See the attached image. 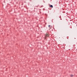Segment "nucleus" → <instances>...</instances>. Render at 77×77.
<instances>
[{"label":"nucleus","instance_id":"obj_1","mask_svg":"<svg viewBox=\"0 0 77 77\" xmlns=\"http://www.w3.org/2000/svg\"><path fill=\"white\" fill-rule=\"evenodd\" d=\"M49 36V35H48V34H45V38H47V37H48Z\"/></svg>","mask_w":77,"mask_h":77},{"label":"nucleus","instance_id":"obj_2","mask_svg":"<svg viewBox=\"0 0 77 77\" xmlns=\"http://www.w3.org/2000/svg\"><path fill=\"white\" fill-rule=\"evenodd\" d=\"M50 7L51 8H53V6L52 5H49Z\"/></svg>","mask_w":77,"mask_h":77},{"label":"nucleus","instance_id":"obj_3","mask_svg":"<svg viewBox=\"0 0 77 77\" xmlns=\"http://www.w3.org/2000/svg\"><path fill=\"white\" fill-rule=\"evenodd\" d=\"M70 76H71V77H72V76H73V75H70Z\"/></svg>","mask_w":77,"mask_h":77},{"label":"nucleus","instance_id":"obj_4","mask_svg":"<svg viewBox=\"0 0 77 77\" xmlns=\"http://www.w3.org/2000/svg\"><path fill=\"white\" fill-rule=\"evenodd\" d=\"M50 25H48V27H50Z\"/></svg>","mask_w":77,"mask_h":77}]
</instances>
